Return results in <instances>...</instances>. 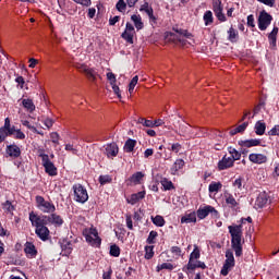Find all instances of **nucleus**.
<instances>
[{
    "label": "nucleus",
    "mask_w": 279,
    "mask_h": 279,
    "mask_svg": "<svg viewBox=\"0 0 279 279\" xmlns=\"http://www.w3.org/2000/svg\"><path fill=\"white\" fill-rule=\"evenodd\" d=\"M229 234H231V246L235 252V256H243V227L241 225L229 226Z\"/></svg>",
    "instance_id": "nucleus-1"
},
{
    "label": "nucleus",
    "mask_w": 279,
    "mask_h": 279,
    "mask_svg": "<svg viewBox=\"0 0 279 279\" xmlns=\"http://www.w3.org/2000/svg\"><path fill=\"white\" fill-rule=\"evenodd\" d=\"M191 33L185 29H174V33H167L166 38L171 43H180L181 45H185L184 38H191Z\"/></svg>",
    "instance_id": "nucleus-2"
},
{
    "label": "nucleus",
    "mask_w": 279,
    "mask_h": 279,
    "mask_svg": "<svg viewBox=\"0 0 279 279\" xmlns=\"http://www.w3.org/2000/svg\"><path fill=\"white\" fill-rule=\"evenodd\" d=\"M83 234L87 243L92 244L93 247H99V245H101V238H99V233L97 232V229L95 228L85 229L83 231Z\"/></svg>",
    "instance_id": "nucleus-3"
},
{
    "label": "nucleus",
    "mask_w": 279,
    "mask_h": 279,
    "mask_svg": "<svg viewBox=\"0 0 279 279\" xmlns=\"http://www.w3.org/2000/svg\"><path fill=\"white\" fill-rule=\"evenodd\" d=\"M29 221L33 228H43L49 226V217L45 215H37L34 211L29 213Z\"/></svg>",
    "instance_id": "nucleus-4"
},
{
    "label": "nucleus",
    "mask_w": 279,
    "mask_h": 279,
    "mask_svg": "<svg viewBox=\"0 0 279 279\" xmlns=\"http://www.w3.org/2000/svg\"><path fill=\"white\" fill-rule=\"evenodd\" d=\"M39 156L41 157V165L45 168L46 173L51 177L58 175V168L51 162L49 155L40 154Z\"/></svg>",
    "instance_id": "nucleus-5"
},
{
    "label": "nucleus",
    "mask_w": 279,
    "mask_h": 279,
    "mask_svg": "<svg viewBox=\"0 0 279 279\" xmlns=\"http://www.w3.org/2000/svg\"><path fill=\"white\" fill-rule=\"evenodd\" d=\"M37 208L41 210V213H56V205H53L49 201H45L43 196H36Z\"/></svg>",
    "instance_id": "nucleus-6"
},
{
    "label": "nucleus",
    "mask_w": 279,
    "mask_h": 279,
    "mask_svg": "<svg viewBox=\"0 0 279 279\" xmlns=\"http://www.w3.org/2000/svg\"><path fill=\"white\" fill-rule=\"evenodd\" d=\"M15 128L10 123V118H5L4 125L0 128V143L5 142L8 136L14 134Z\"/></svg>",
    "instance_id": "nucleus-7"
},
{
    "label": "nucleus",
    "mask_w": 279,
    "mask_h": 279,
    "mask_svg": "<svg viewBox=\"0 0 279 279\" xmlns=\"http://www.w3.org/2000/svg\"><path fill=\"white\" fill-rule=\"evenodd\" d=\"M226 258L227 259L225 260V264L220 271L221 276H228V274H230V270L232 269V267H234V253H232L231 250H228L226 252Z\"/></svg>",
    "instance_id": "nucleus-8"
},
{
    "label": "nucleus",
    "mask_w": 279,
    "mask_h": 279,
    "mask_svg": "<svg viewBox=\"0 0 279 279\" xmlns=\"http://www.w3.org/2000/svg\"><path fill=\"white\" fill-rule=\"evenodd\" d=\"M73 191L76 202H80L81 204H85V202H88V192L86 191V189L83 187L82 184L73 185Z\"/></svg>",
    "instance_id": "nucleus-9"
},
{
    "label": "nucleus",
    "mask_w": 279,
    "mask_h": 279,
    "mask_svg": "<svg viewBox=\"0 0 279 279\" xmlns=\"http://www.w3.org/2000/svg\"><path fill=\"white\" fill-rule=\"evenodd\" d=\"M74 69L80 71V73H85L89 82H95L97 80V72H95L93 69L88 68V65L84 63H74Z\"/></svg>",
    "instance_id": "nucleus-10"
},
{
    "label": "nucleus",
    "mask_w": 279,
    "mask_h": 279,
    "mask_svg": "<svg viewBox=\"0 0 279 279\" xmlns=\"http://www.w3.org/2000/svg\"><path fill=\"white\" fill-rule=\"evenodd\" d=\"M134 36H136L134 25L128 22L124 32L121 34V38H123L128 45H134Z\"/></svg>",
    "instance_id": "nucleus-11"
},
{
    "label": "nucleus",
    "mask_w": 279,
    "mask_h": 279,
    "mask_svg": "<svg viewBox=\"0 0 279 279\" xmlns=\"http://www.w3.org/2000/svg\"><path fill=\"white\" fill-rule=\"evenodd\" d=\"M271 21H274V17L266 11H262L258 17V28L260 32H265L271 25Z\"/></svg>",
    "instance_id": "nucleus-12"
},
{
    "label": "nucleus",
    "mask_w": 279,
    "mask_h": 279,
    "mask_svg": "<svg viewBox=\"0 0 279 279\" xmlns=\"http://www.w3.org/2000/svg\"><path fill=\"white\" fill-rule=\"evenodd\" d=\"M213 10L218 21L226 23V14H223V4L221 3V0H213Z\"/></svg>",
    "instance_id": "nucleus-13"
},
{
    "label": "nucleus",
    "mask_w": 279,
    "mask_h": 279,
    "mask_svg": "<svg viewBox=\"0 0 279 279\" xmlns=\"http://www.w3.org/2000/svg\"><path fill=\"white\" fill-rule=\"evenodd\" d=\"M210 214L217 215V209L215 207L207 205L205 207H201L197 209L196 215L198 219H206V217Z\"/></svg>",
    "instance_id": "nucleus-14"
},
{
    "label": "nucleus",
    "mask_w": 279,
    "mask_h": 279,
    "mask_svg": "<svg viewBox=\"0 0 279 279\" xmlns=\"http://www.w3.org/2000/svg\"><path fill=\"white\" fill-rule=\"evenodd\" d=\"M234 167V159L225 155L222 159L218 162V170L226 171V169H230Z\"/></svg>",
    "instance_id": "nucleus-15"
},
{
    "label": "nucleus",
    "mask_w": 279,
    "mask_h": 279,
    "mask_svg": "<svg viewBox=\"0 0 279 279\" xmlns=\"http://www.w3.org/2000/svg\"><path fill=\"white\" fill-rule=\"evenodd\" d=\"M5 154L10 158H20L21 157V147L16 144H11L7 146Z\"/></svg>",
    "instance_id": "nucleus-16"
},
{
    "label": "nucleus",
    "mask_w": 279,
    "mask_h": 279,
    "mask_svg": "<svg viewBox=\"0 0 279 279\" xmlns=\"http://www.w3.org/2000/svg\"><path fill=\"white\" fill-rule=\"evenodd\" d=\"M35 233L41 241H49V228L47 226L44 227H37L35 229Z\"/></svg>",
    "instance_id": "nucleus-17"
},
{
    "label": "nucleus",
    "mask_w": 279,
    "mask_h": 279,
    "mask_svg": "<svg viewBox=\"0 0 279 279\" xmlns=\"http://www.w3.org/2000/svg\"><path fill=\"white\" fill-rule=\"evenodd\" d=\"M248 159L251 162H254V165H265V162H267V157L263 154H251Z\"/></svg>",
    "instance_id": "nucleus-18"
},
{
    "label": "nucleus",
    "mask_w": 279,
    "mask_h": 279,
    "mask_svg": "<svg viewBox=\"0 0 279 279\" xmlns=\"http://www.w3.org/2000/svg\"><path fill=\"white\" fill-rule=\"evenodd\" d=\"M141 199H145V191L132 194L128 199V204H131L132 206H134V204H138V202H141Z\"/></svg>",
    "instance_id": "nucleus-19"
},
{
    "label": "nucleus",
    "mask_w": 279,
    "mask_h": 279,
    "mask_svg": "<svg viewBox=\"0 0 279 279\" xmlns=\"http://www.w3.org/2000/svg\"><path fill=\"white\" fill-rule=\"evenodd\" d=\"M181 223H197V214L195 211L185 214L181 218Z\"/></svg>",
    "instance_id": "nucleus-20"
},
{
    "label": "nucleus",
    "mask_w": 279,
    "mask_h": 279,
    "mask_svg": "<svg viewBox=\"0 0 279 279\" xmlns=\"http://www.w3.org/2000/svg\"><path fill=\"white\" fill-rule=\"evenodd\" d=\"M106 154L108 158H114L119 154V146L114 143L107 145Z\"/></svg>",
    "instance_id": "nucleus-21"
},
{
    "label": "nucleus",
    "mask_w": 279,
    "mask_h": 279,
    "mask_svg": "<svg viewBox=\"0 0 279 279\" xmlns=\"http://www.w3.org/2000/svg\"><path fill=\"white\" fill-rule=\"evenodd\" d=\"M24 252L28 256V258H34V256H36V254H38V252L36 251V246L34 244H32V242H27L25 244Z\"/></svg>",
    "instance_id": "nucleus-22"
},
{
    "label": "nucleus",
    "mask_w": 279,
    "mask_h": 279,
    "mask_svg": "<svg viewBox=\"0 0 279 279\" xmlns=\"http://www.w3.org/2000/svg\"><path fill=\"white\" fill-rule=\"evenodd\" d=\"M184 168V160L183 159H177L171 168V174L172 175H178V172L180 169Z\"/></svg>",
    "instance_id": "nucleus-23"
},
{
    "label": "nucleus",
    "mask_w": 279,
    "mask_h": 279,
    "mask_svg": "<svg viewBox=\"0 0 279 279\" xmlns=\"http://www.w3.org/2000/svg\"><path fill=\"white\" fill-rule=\"evenodd\" d=\"M266 130H267V124H265V122L257 121L255 123V134H257V136H263Z\"/></svg>",
    "instance_id": "nucleus-24"
},
{
    "label": "nucleus",
    "mask_w": 279,
    "mask_h": 279,
    "mask_svg": "<svg viewBox=\"0 0 279 279\" xmlns=\"http://www.w3.org/2000/svg\"><path fill=\"white\" fill-rule=\"evenodd\" d=\"M225 199L226 204H228L230 208H236V206H239V203H236V198H234V196L230 193H225Z\"/></svg>",
    "instance_id": "nucleus-25"
},
{
    "label": "nucleus",
    "mask_w": 279,
    "mask_h": 279,
    "mask_svg": "<svg viewBox=\"0 0 279 279\" xmlns=\"http://www.w3.org/2000/svg\"><path fill=\"white\" fill-rule=\"evenodd\" d=\"M48 219H49V223H52L53 226H62V223H64V220H62V217H60V215H57V214H52L48 216Z\"/></svg>",
    "instance_id": "nucleus-26"
},
{
    "label": "nucleus",
    "mask_w": 279,
    "mask_h": 279,
    "mask_svg": "<svg viewBox=\"0 0 279 279\" xmlns=\"http://www.w3.org/2000/svg\"><path fill=\"white\" fill-rule=\"evenodd\" d=\"M22 105L27 112H34V110H36V106L32 99H23Z\"/></svg>",
    "instance_id": "nucleus-27"
},
{
    "label": "nucleus",
    "mask_w": 279,
    "mask_h": 279,
    "mask_svg": "<svg viewBox=\"0 0 279 279\" xmlns=\"http://www.w3.org/2000/svg\"><path fill=\"white\" fill-rule=\"evenodd\" d=\"M131 21H133L137 31L143 29L144 24H143V19L141 17V15H136V14L132 15Z\"/></svg>",
    "instance_id": "nucleus-28"
},
{
    "label": "nucleus",
    "mask_w": 279,
    "mask_h": 279,
    "mask_svg": "<svg viewBox=\"0 0 279 279\" xmlns=\"http://www.w3.org/2000/svg\"><path fill=\"white\" fill-rule=\"evenodd\" d=\"M136 147V141L135 140H132V138H129L125 144H124V150L128 153V154H131V151H134V148Z\"/></svg>",
    "instance_id": "nucleus-29"
},
{
    "label": "nucleus",
    "mask_w": 279,
    "mask_h": 279,
    "mask_svg": "<svg viewBox=\"0 0 279 279\" xmlns=\"http://www.w3.org/2000/svg\"><path fill=\"white\" fill-rule=\"evenodd\" d=\"M228 40H230V43H236V40H239V32H236V29H234V27H230L228 31Z\"/></svg>",
    "instance_id": "nucleus-30"
},
{
    "label": "nucleus",
    "mask_w": 279,
    "mask_h": 279,
    "mask_svg": "<svg viewBox=\"0 0 279 279\" xmlns=\"http://www.w3.org/2000/svg\"><path fill=\"white\" fill-rule=\"evenodd\" d=\"M267 202H269L267 194H260L256 199V204L258 208H263L264 206H267Z\"/></svg>",
    "instance_id": "nucleus-31"
},
{
    "label": "nucleus",
    "mask_w": 279,
    "mask_h": 279,
    "mask_svg": "<svg viewBox=\"0 0 279 279\" xmlns=\"http://www.w3.org/2000/svg\"><path fill=\"white\" fill-rule=\"evenodd\" d=\"M143 178H145V174H143V172H136L129 179V181L132 184H141V180H143Z\"/></svg>",
    "instance_id": "nucleus-32"
},
{
    "label": "nucleus",
    "mask_w": 279,
    "mask_h": 279,
    "mask_svg": "<svg viewBox=\"0 0 279 279\" xmlns=\"http://www.w3.org/2000/svg\"><path fill=\"white\" fill-rule=\"evenodd\" d=\"M151 221L155 226H157V228H162V226H165L166 221L165 218L160 215L157 216H151Z\"/></svg>",
    "instance_id": "nucleus-33"
},
{
    "label": "nucleus",
    "mask_w": 279,
    "mask_h": 279,
    "mask_svg": "<svg viewBox=\"0 0 279 279\" xmlns=\"http://www.w3.org/2000/svg\"><path fill=\"white\" fill-rule=\"evenodd\" d=\"M206 269V264H204L203 262H199V260H195L193 262L192 264L189 263L187 264V269Z\"/></svg>",
    "instance_id": "nucleus-34"
},
{
    "label": "nucleus",
    "mask_w": 279,
    "mask_h": 279,
    "mask_svg": "<svg viewBox=\"0 0 279 279\" xmlns=\"http://www.w3.org/2000/svg\"><path fill=\"white\" fill-rule=\"evenodd\" d=\"M277 36H278V26H275L272 28L271 33L268 35V38L270 40V45H272V47H276Z\"/></svg>",
    "instance_id": "nucleus-35"
},
{
    "label": "nucleus",
    "mask_w": 279,
    "mask_h": 279,
    "mask_svg": "<svg viewBox=\"0 0 279 279\" xmlns=\"http://www.w3.org/2000/svg\"><path fill=\"white\" fill-rule=\"evenodd\" d=\"M260 145V140H246L242 142L243 147H258Z\"/></svg>",
    "instance_id": "nucleus-36"
},
{
    "label": "nucleus",
    "mask_w": 279,
    "mask_h": 279,
    "mask_svg": "<svg viewBox=\"0 0 279 279\" xmlns=\"http://www.w3.org/2000/svg\"><path fill=\"white\" fill-rule=\"evenodd\" d=\"M222 184L221 182H211L209 184V193H219V191H221L222 189Z\"/></svg>",
    "instance_id": "nucleus-37"
},
{
    "label": "nucleus",
    "mask_w": 279,
    "mask_h": 279,
    "mask_svg": "<svg viewBox=\"0 0 279 279\" xmlns=\"http://www.w3.org/2000/svg\"><path fill=\"white\" fill-rule=\"evenodd\" d=\"M161 185L163 186L165 191H173V189H175L173 182L169 181L167 178L161 180Z\"/></svg>",
    "instance_id": "nucleus-38"
},
{
    "label": "nucleus",
    "mask_w": 279,
    "mask_h": 279,
    "mask_svg": "<svg viewBox=\"0 0 279 279\" xmlns=\"http://www.w3.org/2000/svg\"><path fill=\"white\" fill-rule=\"evenodd\" d=\"M229 154L231 155V160H233V162L235 160H241V153H239L238 150H235L233 147H229L228 148Z\"/></svg>",
    "instance_id": "nucleus-39"
},
{
    "label": "nucleus",
    "mask_w": 279,
    "mask_h": 279,
    "mask_svg": "<svg viewBox=\"0 0 279 279\" xmlns=\"http://www.w3.org/2000/svg\"><path fill=\"white\" fill-rule=\"evenodd\" d=\"M203 19L206 26L213 25V21H214L213 11H206Z\"/></svg>",
    "instance_id": "nucleus-40"
},
{
    "label": "nucleus",
    "mask_w": 279,
    "mask_h": 279,
    "mask_svg": "<svg viewBox=\"0 0 279 279\" xmlns=\"http://www.w3.org/2000/svg\"><path fill=\"white\" fill-rule=\"evenodd\" d=\"M219 138H220V144H215V149L217 151H221V149H223V147L226 145H228V142H226V140H223V134L219 133Z\"/></svg>",
    "instance_id": "nucleus-41"
},
{
    "label": "nucleus",
    "mask_w": 279,
    "mask_h": 279,
    "mask_svg": "<svg viewBox=\"0 0 279 279\" xmlns=\"http://www.w3.org/2000/svg\"><path fill=\"white\" fill-rule=\"evenodd\" d=\"M162 269H168V271H173L174 267L171 263H163L157 266V271H162Z\"/></svg>",
    "instance_id": "nucleus-42"
},
{
    "label": "nucleus",
    "mask_w": 279,
    "mask_h": 279,
    "mask_svg": "<svg viewBox=\"0 0 279 279\" xmlns=\"http://www.w3.org/2000/svg\"><path fill=\"white\" fill-rule=\"evenodd\" d=\"M121 255V248L117 245L113 244L110 246V256H114L116 258Z\"/></svg>",
    "instance_id": "nucleus-43"
},
{
    "label": "nucleus",
    "mask_w": 279,
    "mask_h": 279,
    "mask_svg": "<svg viewBox=\"0 0 279 279\" xmlns=\"http://www.w3.org/2000/svg\"><path fill=\"white\" fill-rule=\"evenodd\" d=\"M136 84H138V75H135L129 84L130 95H132V93H134V88L136 87Z\"/></svg>",
    "instance_id": "nucleus-44"
},
{
    "label": "nucleus",
    "mask_w": 279,
    "mask_h": 279,
    "mask_svg": "<svg viewBox=\"0 0 279 279\" xmlns=\"http://www.w3.org/2000/svg\"><path fill=\"white\" fill-rule=\"evenodd\" d=\"M199 256H201L199 248L195 247L194 251L190 255L189 263H191V264L195 263V260H197V258H199Z\"/></svg>",
    "instance_id": "nucleus-45"
},
{
    "label": "nucleus",
    "mask_w": 279,
    "mask_h": 279,
    "mask_svg": "<svg viewBox=\"0 0 279 279\" xmlns=\"http://www.w3.org/2000/svg\"><path fill=\"white\" fill-rule=\"evenodd\" d=\"M138 123H141V125H144V128H154V121L147 120L145 118H140Z\"/></svg>",
    "instance_id": "nucleus-46"
},
{
    "label": "nucleus",
    "mask_w": 279,
    "mask_h": 279,
    "mask_svg": "<svg viewBox=\"0 0 279 279\" xmlns=\"http://www.w3.org/2000/svg\"><path fill=\"white\" fill-rule=\"evenodd\" d=\"M145 258H146V260L154 258V246L145 247Z\"/></svg>",
    "instance_id": "nucleus-47"
},
{
    "label": "nucleus",
    "mask_w": 279,
    "mask_h": 279,
    "mask_svg": "<svg viewBox=\"0 0 279 279\" xmlns=\"http://www.w3.org/2000/svg\"><path fill=\"white\" fill-rule=\"evenodd\" d=\"M116 8L118 12H125V9L128 8V3H125V0H119L116 4Z\"/></svg>",
    "instance_id": "nucleus-48"
},
{
    "label": "nucleus",
    "mask_w": 279,
    "mask_h": 279,
    "mask_svg": "<svg viewBox=\"0 0 279 279\" xmlns=\"http://www.w3.org/2000/svg\"><path fill=\"white\" fill-rule=\"evenodd\" d=\"M112 182V177H110V175H108V174H106V175H100L99 177V183L101 184V185H104V184H110Z\"/></svg>",
    "instance_id": "nucleus-49"
},
{
    "label": "nucleus",
    "mask_w": 279,
    "mask_h": 279,
    "mask_svg": "<svg viewBox=\"0 0 279 279\" xmlns=\"http://www.w3.org/2000/svg\"><path fill=\"white\" fill-rule=\"evenodd\" d=\"M3 210H5L7 213H14V205H12V202L7 201L3 205H2Z\"/></svg>",
    "instance_id": "nucleus-50"
},
{
    "label": "nucleus",
    "mask_w": 279,
    "mask_h": 279,
    "mask_svg": "<svg viewBox=\"0 0 279 279\" xmlns=\"http://www.w3.org/2000/svg\"><path fill=\"white\" fill-rule=\"evenodd\" d=\"M171 253L173 254L174 258H180V256H182V248H180V246H172Z\"/></svg>",
    "instance_id": "nucleus-51"
},
{
    "label": "nucleus",
    "mask_w": 279,
    "mask_h": 279,
    "mask_svg": "<svg viewBox=\"0 0 279 279\" xmlns=\"http://www.w3.org/2000/svg\"><path fill=\"white\" fill-rule=\"evenodd\" d=\"M233 186L239 191H243V178L240 177L235 179V181L233 182Z\"/></svg>",
    "instance_id": "nucleus-52"
},
{
    "label": "nucleus",
    "mask_w": 279,
    "mask_h": 279,
    "mask_svg": "<svg viewBox=\"0 0 279 279\" xmlns=\"http://www.w3.org/2000/svg\"><path fill=\"white\" fill-rule=\"evenodd\" d=\"M156 236H158V232L150 231V233H149V235L147 238V243H149L150 245L154 244Z\"/></svg>",
    "instance_id": "nucleus-53"
},
{
    "label": "nucleus",
    "mask_w": 279,
    "mask_h": 279,
    "mask_svg": "<svg viewBox=\"0 0 279 279\" xmlns=\"http://www.w3.org/2000/svg\"><path fill=\"white\" fill-rule=\"evenodd\" d=\"M51 142L56 145L60 144V135L57 132L50 134Z\"/></svg>",
    "instance_id": "nucleus-54"
},
{
    "label": "nucleus",
    "mask_w": 279,
    "mask_h": 279,
    "mask_svg": "<svg viewBox=\"0 0 279 279\" xmlns=\"http://www.w3.org/2000/svg\"><path fill=\"white\" fill-rule=\"evenodd\" d=\"M107 80H109L111 86L117 84V76L112 72L107 73Z\"/></svg>",
    "instance_id": "nucleus-55"
},
{
    "label": "nucleus",
    "mask_w": 279,
    "mask_h": 279,
    "mask_svg": "<svg viewBox=\"0 0 279 279\" xmlns=\"http://www.w3.org/2000/svg\"><path fill=\"white\" fill-rule=\"evenodd\" d=\"M265 108V102H259L253 110V116L252 118L254 119V117H256V114H258V112H260V109Z\"/></svg>",
    "instance_id": "nucleus-56"
},
{
    "label": "nucleus",
    "mask_w": 279,
    "mask_h": 279,
    "mask_svg": "<svg viewBox=\"0 0 279 279\" xmlns=\"http://www.w3.org/2000/svg\"><path fill=\"white\" fill-rule=\"evenodd\" d=\"M13 134H15V138L19 141H25V133H23L21 130L15 129Z\"/></svg>",
    "instance_id": "nucleus-57"
},
{
    "label": "nucleus",
    "mask_w": 279,
    "mask_h": 279,
    "mask_svg": "<svg viewBox=\"0 0 279 279\" xmlns=\"http://www.w3.org/2000/svg\"><path fill=\"white\" fill-rule=\"evenodd\" d=\"M22 125H24L28 130H32V132H38V130L34 125H32L27 120L22 121Z\"/></svg>",
    "instance_id": "nucleus-58"
},
{
    "label": "nucleus",
    "mask_w": 279,
    "mask_h": 279,
    "mask_svg": "<svg viewBox=\"0 0 279 279\" xmlns=\"http://www.w3.org/2000/svg\"><path fill=\"white\" fill-rule=\"evenodd\" d=\"M75 3H78L80 5H85V8H89L92 1L90 0H73Z\"/></svg>",
    "instance_id": "nucleus-59"
},
{
    "label": "nucleus",
    "mask_w": 279,
    "mask_h": 279,
    "mask_svg": "<svg viewBox=\"0 0 279 279\" xmlns=\"http://www.w3.org/2000/svg\"><path fill=\"white\" fill-rule=\"evenodd\" d=\"M269 136H279V125H276L268 132Z\"/></svg>",
    "instance_id": "nucleus-60"
},
{
    "label": "nucleus",
    "mask_w": 279,
    "mask_h": 279,
    "mask_svg": "<svg viewBox=\"0 0 279 279\" xmlns=\"http://www.w3.org/2000/svg\"><path fill=\"white\" fill-rule=\"evenodd\" d=\"M145 12H146V14L148 15V17H149L150 21L156 22V17H155V15H154V9H153L151 7H150L148 10H146Z\"/></svg>",
    "instance_id": "nucleus-61"
},
{
    "label": "nucleus",
    "mask_w": 279,
    "mask_h": 279,
    "mask_svg": "<svg viewBox=\"0 0 279 279\" xmlns=\"http://www.w3.org/2000/svg\"><path fill=\"white\" fill-rule=\"evenodd\" d=\"M126 228H129V230H134V225L132 223V216L126 215Z\"/></svg>",
    "instance_id": "nucleus-62"
},
{
    "label": "nucleus",
    "mask_w": 279,
    "mask_h": 279,
    "mask_svg": "<svg viewBox=\"0 0 279 279\" xmlns=\"http://www.w3.org/2000/svg\"><path fill=\"white\" fill-rule=\"evenodd\" d=\"M15 82L20 85V88H25V78H23V76H17Z\"/></svg>",
    "instance_id": "nucleus-63"
},
{
    "label": "nucleus",
    "mask_w": 279,
    "mask_h": 279,
    "mask_svg": "<svg viewBox=\"0 0 279 279\" xmlns=\"http://www.w3.org/2000/svg\"><path fill=\"white\" fill-rule=\"evenodd\" d=\"M182 149V145L180 143L172 144L171 151H174V154H178Z\"/></svg>",
    "instance_id": "nucleus-64"
}]
</instances>
